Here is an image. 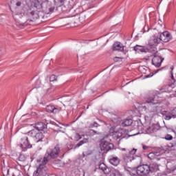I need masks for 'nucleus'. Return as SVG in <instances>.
<instances>
[{
  "label": "nucleus",
  "mask_w": 176,
  "mask_h": 176,
  "mask_svg": "<svg viewBox=\"0 0 176 176\" xmlns=\"http://www.w3.org/2000/svg\"><path fill=\"white\" fill-rule=\"evenodd\" d=\"M151 171V166L148 164L138 166L136 169V173L140 176H146Z\"/></svg>",
  "instance_id": "obj_7"
},
{
  "label": "nucleus",
  "mask_w": 176,
  "mask_h": 176,
  "mask_svg": "<svg viewBox=\"0 0 176 176\" xmlns=\"http://www.w3.org/2000/svg\"><path fill=\"white\" fill-rule=\"evenodd\" d=\"M171 69H172V71H173V68H171Z\"/></svg>",
  "instance_id": "obj_47"
},
{
  "label": "nucleus",
  "mask_w": 176,
  "mask_h": 176,
  "mask_svg": "<svg viewBox=\"0 0 176 176\" xmlns=\"http://www.w3.org/2000/svg\"><path fill=\"white\" fill-rule=\"evenodd\" d=\"M137 152V149L133 148L131 151H129V153L126 154L125 156H124V160L125 162L129 163V162H131L132 160H134L135 159L134 157V155H135Z\"/></svg>",
  "instance_id": "obj_11"
},
{
  "label": "nucleus",
  "mask_w": 176,
  "mask_h": 176,
  "mask_svg": "<svg viewBox=\"0 0 176 176\" xmlns=\"http://www.w3.org/2000/svg\"><path fill=\"white\" fill-rule=\"evenodd\" d=\"M160 39L161 42H170V41H171V34L168 32H164L160 34Z\"/></svg>",
  "instance_id": "obj_12"
},
{
  "label": "nucleus",
  "mask_w": 176,
  "mask_h": 176,
  "mask_svg": "<svg viewBox=\"0 0 176 176\" xmlns=\"http://www.w3.org/2000/svg\"><path fill=\"white\" fill-rule=\"evenodd\" d=\"M101 151L108 152L111 149H113V144L111 143V138L109 135L104 136L101 140L100 144Z\"/></svg>",
  "instance_id": "obj_4"
},
{
  "label": "nucleus",
  "mask_w": 176,
  "mask_h": 176,
  "mask_svg": "<svg viewBox=\"0 0 176 176\" xmlns=\"http://www.w3.org/2000/svg\"><path fill=\"white\" fill-rule=\"evenodd\" d=\"M113 50L123 52L124 50V47L119 42H116L113 45Z\"/></svg>",
  "instance_id": "obj_18"
},
{
  "label": "nucleus",
  "mask_w": 176,
  "mask_h": 176,
  "mask_svg": "<svg viewBox=\"0 0 176 176\" xmlns=\"http://www.w3.org/2000/svg\"><path fill=\"white\" fill-rule=\"evenodd\" d=\"M19 146L21 147L22 151H27V149L32 148V145L30 144V142L28 141V138L27 136H23L21 139V142L19 144Z\"/></svg>",
  "instance_id": "obj_9"
},
{
  "label": "nucleus",
  "mask_w": 176,
  "mask_h": 176,
  "mask_svg": "<svg viewBox=\"0 0 176 176\" xmlns=\"http://www.w3.org/2000/svg\"><path fill=\"white\" fill-rule=\"evenodd\" d=\"M170 115L172 116V118L175 119V118H176V108H175L172 111H170Z\"/></svg>",
  "instance_id": "obj_24"
},
{
  "label": "nucleus",
  "mask_w": 176,
  "mask_h": 176,
  "mask_svg": "<svg viewBox=\"0 0 176 176\" xmlns=\"http://www.w3.org/2000/svg\"><path fill=\"white\" fill-rule=\"evenodd\" d=\"M143 149H145V146H143Z\"/></svg>",
  "instance_id": "obj_46"
},
{
  "label": "nucleus",
  "mask_w": 176,
  "mask_h": 176,
  "mask_svg": "<svg viewBox=\"0 0 176 176\" xmlns=\"http://www.w3.org/2000/svg\"><path fill=\"white\" fill-rule=\"evenodd\" d=\"M153 54H154L153 58H152V64L153 65H155L157 68H159L160 67H162V63H163V60L164 58H162L160 55H157V52H151Z\"/></svg>",
  "instance_id": "obj_10"
},
{
  "label": "nucleus",
  "mask_w": 176,
  "mask_h": 176,
  "mask_svg": "<svg viewBox=\"0 0 176 176\" xmlns=\"http://www.w3.org/2000/svg\"><path fill=\"white\" fill-rule=\"evenodd\" d=\"M55 80H57V77L56 76V75H54V74L51 75L50 77V81L54 82Z\"/></svg>",
  "instance_id": "obj_26"
},
{
  "label": "nucleus",
  "mask_w": 176,
  "mask_h": 176,
  "mask_svg": "<svg viewBox=\"0 0 176 176\" xmlns=\"http://www.w3.org/2000/svg\"><path fill=\"white\" fill-rule=\"evenodd\" d=\"M168 131H173V129H168Z\"/></svg>",
  "instance_id": "obj_40"
},
{
  "label": "nucleus",
  "mask_w": 176,
  "mask_h": 176,
  "mask_svg": "<svg viewBox=\"0 0 176 176\" xmlns=\"http://www.w3.org/2000/svg\"><path fill=\"white\" fill-rule=\"evenodd\" d=\"M60 5H64V0H59Z\"/></svg>",
  "instance_id": "obj_35"
},
{
  "label": "nucleus",
  "mask_w": 176,
  "mask_h": 176,
  "mask_svg": "<svg viewBox=\"0 0 176 176\" xmlns=\"http://www.w3.org/2000/svg\"><path fill=\"white\" fill-rule=\"evenodd\" d=\"M60 155V146H56L54 148L47 149L46 153L43 157L44 163H47L51 159H56Z\"/></svg>",
  "instance_id": "obj_3"
},
{
  "label": "nucleus",
  "mask_w": 176,
  "mask_h": 176,
  "mask_svg": "<svg viewBox=\"0 0 176 176\" xmlns=\"http://www.w3.org/2000/svg\"><path fill=\"white\" fill-rule=\"evenodd\" d=\"M173 118V116H166L164 119L165 120H170Z\"/></svg>",
  "instance_id": "obj_30"
},
{
  "label": "nucleus",
  "mask_w": 176,
  "mask_h": 176,
  "mask_svg": "<svg viewBox=\"0 0 176 176\" xmlns=\"http://www.w3.org/2000/svg\"><path fill=\"white\" fill-rule=\"evenodd\" d=\"M153 75H155V74L151 73V74H148V75L145 76V78H152V76H153Z\"/></svg>",
  "instance_id": "obj_31"
},
{
  "label": "nucleus",
  "mask_w": 176,
  "mask_h": 176,
  "mask_svg": "<svg viewBox=\"0 0 176 176\" xmlns=\"http://www.w3.org/2000/svg\"><path fill=\"white\" fill-rule=\"evenodd\" d=\"M113 174L114 176H122V175L120 174V172L116 169L113 170Z\"/></svg>",
  "instance_id": "obj_29"
},
{
  "label": "nucleus",
  "mask_w": 176,
  "mask_h": 176,
  "mask_svg": "<svg viewBox=\"0 0 176 176\" xmlns=\"http://www.w3.org/2000/svg\"><path fill=\"white\" fill-rule=\"evenodd\" d=\"M14 19H17L19 17V19H21L23 17V13H16L13 14Z\"/></svg>",
  "instance_id": "obj_25"
},
{
  "label": "nucleus",
  "mask_w": 176,
  "mask_h": 176,
  "mask_svg": "<svg viewBox=\"0 0 176 176\" xmlns=\"http://www.w3.org/2000/svg\"><path fill=\"white\" fill-rule=\"evenodd\" d=\"M44 5H47L46 10H45V12L47 14L52 13V12H54V7L52 6L51 2H49V1L45 2L44 3Z\"/></svg>",
  "instance_id": "obj_19"
},
{
  "label": "nucleus",
  "mask_w": 176,
  "mask_h": 176,
  "mask_svg": "<svg viewBox=\"0 0 176 176\" xmlns=\"http://www.w3.org/2000/svg\"><path fill=\"white\" fill-rule=\"evenodd\" d=\"M148 45L150 49V53H157V46L159 45H163V43L161 42L159 37L153 36L148 41Z\"/></svg>",
  "instance_id": "obj_5"
},
{
  "label": "nucleus",
  "mask_w": 176,
  "mask_h": 176,
  "mask_svg": "<svg viewBox=\"0 0 176 176\" xmlns=\"http://www.w3.org/2000/svg\"><path fill=\"white\" fill-rule=\"evenodd\" d=\"M29 135H32L34 139V141L36 142H41L43 141L45 136L42 132H39V131L36 129H32V131H29Z\"/></svg>",
  "instance_id": "obj_8"
},
{
  "label": "nucleus",
  "mask_w": 176,
  "mask_h": 176,
  "mask_svg": "<svg viewBox=\"0 0 176 176\" xmlns=\"http://www.w3.org/2000/svg\"><path fill=\"white\" fill-rule=\"evenodd\" d=\"M45 129H47V125L43 122H38L35 124L33 130H37L38 131H44Z\"/></svg>",
  "instance_id": "obj_16"
},
{
  "label": "nucleus",
  "mask_w": 176,
  "mask_h": 176,
  "mask_svg": "<svg viewBox=\"0 0 176 176\" xmlns=\"http://www.w3.org/2000/svg\"><path fill=\"white\" fill-rule=\"evenodd\" d=\"M74 23H83L86 20V14L85 12H80L79 15H76L74 18Z\"/></svg>",
  "instance_id": "obj_14"
},
{
  "label": "nucleus",
  "mask_w": 176,
  "mask_h": 176,
  "mask_svg": "<svg viewBox=\"0 0 176 176\" xmlns=\"http://www.w3.org/2000/svg\"><path fill=\"white\" fill-rule=\"evenodd\" d=\"M137 158L138 159V160H141V157H137Z\"/></svg>",
  "instance_id": "obj_41"
},
{
  "label": "nucleus",
  "mask_w": 176,
  "mask_h": 176,
  "mask_svg": "<svg viewBox=\"0 0 176 176\" xmlns=\"http://www.w3.org/2000/svg\"><path fill=\"white\" fill-rule=\"evenodd\" d=\"M118 57L114 58V61H117L116 60H118Z\"/></svg>",
  "instance_id": "obj_39"
},
{
  "label": "nucleus",
  "mask_w": 176,
  "mask_h": 176,
  "mask_svg": "<svg viewBox=\"0 0 176 176\" xmlns=\"http://www.w3.org/2000/svg\"><path fill=\"white\" fill-rule=\"evenodd\" d=\"M159 130V126L157 124H153L151 126L146 129V134H152L156 133Z\"/></svg>",
  "instance_id": "obj_17"
},
{
  "label": "nucleus",
  "mask_w": 176,
  "mask_h": 176,
  "mask_svg": "<svg viewBox=\"0 0 176 176\" xmlns=\"http://www.w3.org/2000/svg\"><path fill=\"white\" fill-rule=\"evenodd\" d=\"M46 164H47V162H45V160L43 159L36 170L34 172L33 176H46L47 174Z\"/></svg>",
  "instance_id": "obj_6"
},
{
  "label": "nucleus",
  "mask_w": 176,
  "mask_h": 176,
  "mask_svg": "<svg viewBox=\"0 0 176 176\" xmlns=\"http://www.w3.org/2000/svg\"><path fill=\"white\" fill-rule=\"evenodd\" d=\"M46 111L47 112H49V113H58L60 112V108L53 106V105H47L46 107Z\"/></svg>",
  "instance_id": "obj_15"
},
{
  "label": "nucleus",
  "mask_w": 176,
  "mask_h": 176,
  "mask_svg": "<svg viewBox=\"0 0 176 176\" xmlns=\"http://www.w3.org/2000/svg\"><path fill=\"white\" fill-rule=\"evenodd\" d=\"M94 131V133H95L96 134L97 133V132H96V131Z\"/></svg>",
  "instance_id": "obj_45"
},
{
  "label": "nucleus",
  "mask_w": 176,
  "mask_h": 176,
  "mask_svg": "<svg viewBox=\"0 0 176 176\" xmlns=\"http://www.w3.org/2000/svg\"><path fill=\"white\" fill-rule=\"evenodd\" d=\"M109 163L112 164V166H119V163H120V160L118 157H113L109 160Z\"/></svg>",
  "instance_id": "obj_20"
},
{
  "label": "nucleus",
  "mask_w": 176,
  "mask_h": 176,
  "mask_svg": "<svg viewBox=\"0 0 176 176\" xmlns=\"http://www.w3.org/2000/svg\"><path fill=\"white\" fill-rule=\"evenodd\" d=\"M89 142V138H85L82 139V140H80L76 145V148H79V146H82L83 144H87Z\"/></svg>",
  "instance_id": "obj_22"
},
{
  "label": "nucleus",
  "mask_w": 176,
  "mask_h": 176,
  "mask_svg": "<svg viewBox=\"0 0 176 176\" xmlns=\"http://www.w3.org/2000/svg\"><path fill=\"white\" fill-rule=\"evenodd\" d=\"M138 130H140V126L137 125V128H136Z\"/></svg>",
  "instance_id": "obj_38"
},
{
  "label": "nucleus",
  "mask_w": 176,
  "mask_h": 176,
  "mask_svg": "<svg viewBox=\"0 0 176 176\" xmlns=\"http://www.w3.org/2000/svg\"><path fill=\"white\" fill-rule=\"evenodd\" d=\"M165 140H166V141H171L173 140V135H170V134H167L165 136Z\"/></svg>",
  "instance_id": "obj_27"
},
{
  "label": "nucleus",
  "mask_w": 176,
  "mask_h": 176,
  "mask_svg": "<svg viewBox=\"0 0 176 176\" xmlns=\"http://www.w3.org/2000/svg\"><path fill=\"white\" fill-rule=\"evenodd\" d=\"M139 133L129 134V130L126 129H120L117 131H114L111 133L109 135L110 138L112 137L113 140L116 141L119 140L120 138H129V137H134V135H138Z\"/></svg>",
  "instance_id": "obj_2"
},
{
  "label": "nucleus",
  "mask_w": 176,
  "mask_h": 176,
  "mask_svg": "<svg viewBox=\"0 0 176 176\" xmlns=\"http://www.w3.org/2000/svg\"><path fill=\"white\" fill-rule=\"evenodd\" d=\"M99 169L104 172V174H108V168L105 164L102 163L99 165Z\"/></svg>",
  "instance_id": "obj_23"
},
{
  "label": "nucleus",
  "mask_w": 176,
  "mask_h": 176,
  "mask_svg": "<svg viewBox=\"0 0 176 176\" xmlns=\"http://www.w3.org/2000/svg\"><path fill=\"white\" fill-rule=\"evenodd\" d=\"M30 14L32 15V16H34L35 15V11H31L30 12Z\"/></svg>",
  "instance_id": "obj_34"
},
{
  "label": "nucleus",
  "mask_w": 176,
  "mask_h": 176,
  "mask_svg": "<svg viewBox=\"0 0 176 176\" xmlns=\"http://www.w3.org/2000/svg\"><path fill=\"white\" fill-rule=\"evenodd\" d=\"M122 124L123 127H127L129 126H131V124H133V120L131 119L124 120Z\"/></svg>",
  "instance_id": "obj_21"
},
{
  "label": "nucleus",
  "mask_w": 176,
  "mask_h": 176,
  "mask_svg": "<svg viewBox=\"0 0 176 176\" xmlns=\"http://www.w3.org/2000/svg\"><path fill=\"white\" fill-rule=\"evenodd\" d=\"M157 101V96L155 94H148L144 97V102L142 104V111H151V107L156 105Z\"/></svg>",
  "instance_id": "obj_1"
},
{
  "label": "nucleus",
  "mask_w": 176,
  "mask_h": 176,
  "mask_svg": "<svg viewBox=\"0 0 176 176\" xmlns=\"http://www.w3.org/2000/svg\"><path fill=\"white\" fill-rule=\"evenodd\" d=\"M16 6H21V1H17L16 3H15Z\"/></svg>",
  "instance_id": "obj_32"
},
{
  "label": "nucleus",
  "mask_w": 176,
  "mask_h": 176,
  "mask_svg": "<svg viewBox=\"0 0 176 176\" xmlns=\"http://www.w3.org/2000/svg\"><path fill=\"white\" fill-rule=\"evenodd\" d=\"M133 50L137 53H148L151 52V48L146 47H142L141 45H136L133 47Z\"/></svg>",
  "instance_id": "obj_13"
},
{
  "label": "nucleus",
  "mask_w": 176,
  "mask_h": 176,
  "mask_svg": "<svg viewBox=\"0 0 176 176\" xmlns=\"http://www.w3.org/2000/svg\"><path fill=\"white\" fill-rule=\"evenodd\" d=\"M12 176H14V175H13Z\"/></svg>",
  "instance_id": "obj_48"
},
{
  "label": "nucleus",
  "mask_w": 176,
  "mask_h": 176,
  "mask_svg": "<svg viewBox=\"0 0 176 176\" xmlns=\"http://www.w3.org/2000/svg\"><path fill=\"white\" fill-rule=\"evenodd\" d=\"M166 87H168L170 89V90H168V91H171V87L170 86H166Z\"/></svg>",
  "instance_id": "obj_37"
},
{
  "label": "nucleus",
  "mask_w": 176,
  "mask_h": 176,
  "mask_svg": "<svg viewBox=\"0 0 176 176\" xmlns=\"http://www.w3.org/2000/svg\"><path fill=\"white\" fill-rule=\"evenodd\" d=\"M2 54V52L0 50V56H1Z\"/></svg>",
  "instance_id": "obj_43"
},
{
  "label": "nucleus",
  "mask_w": 176,
  "mask_h": 176,
  "mask_svg": "<svg viewBox=\"0 0 176 176\" xmlns=\"http://www.w3.org/2000/svg\"><path fill=\"white\" fill-rule=\"evenodd\" d=\"M36 83H41V81L38 80L36 81Z\"/></svg>",
  "instance_id": "obj_42"
},
{
  "label": "nucleus",
  "mask_w": 176,
  "mask_h": 176,
  "mask_svg": "<svg viewBox=\"0 0 176 176\" xmlns=\"http://www.w3.org/2000/svg\"><path fill=\"white\" fill-rule=\"evenodd\" d=\"M159 71H160V69H157L155 72H154V74H157V72H159Z\"/></svg>",
  "instance_id": "obj_36"
},
{
  "label": "nucleus",
  "mask_w": 176,
  "mask_h": 176,
  "mask_svg": "<svg viewBox=\"0 0 176 176\" xmlns=\"http://www.w3.org/2000/svg\"><path fill=\"white\" fill-rule=\"evenodd\" d=\"M172 79H174V76H173V74H172Z\"/></svg>",
  "instance_id": "obj_44"
},
{
  "label": "nucleus",
  "mask_w": 176,
  "mask_h": 176,
  "mask_svg": "<svg viewBox=\"0 0 176 176\" xmlns=\"http://www.w3.org/2000/svg\"><path fill=\"white\" fill-rule=\"evenodd\" d=\"M74 138L76 141H79V140H82V136L79 135V133H76L74 135Z\"/></svg>",
  "instance_id": "obj_28"
},
{
  "label": "nucleus",
  "mask_w": 176,
  "mask_h": 176,
  "mask_svg": "<svg viewBox=\"0 0 176 176\" xmlns=\"http://www.w3.org/2000/svg\"><path fill=\"white\" fill-rule=\"evenodd\" d=\"M92 126L94 127H98V124L97 122H94V124H92Z\"/></svg>",
  "instance_id": "obj_33"
}]
</instances>
